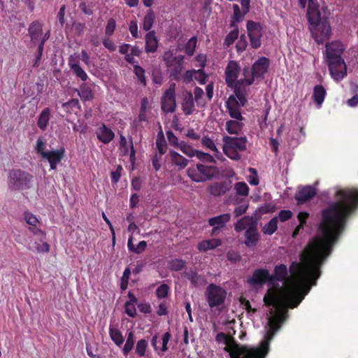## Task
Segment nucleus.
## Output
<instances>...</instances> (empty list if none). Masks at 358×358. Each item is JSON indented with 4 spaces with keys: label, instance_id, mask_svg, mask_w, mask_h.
Wrapping results in <instances>:
<instances>
[{
    "label": "nucleus",
    "instance_id": "1",
    "mask_svg": "<svg viewBox=\"0 0 358 358\" xmlns=\"http://www.w3.org/2000/svg\"><path fill=\"white\" fill-rule=\"evenodd\" d=\"M333 248H303L300 254V262H293L289 266V271L291 278H287V266L280 264L274 268L273 274L271 275V284L275 282H283V286L274 287L268 289L264 296V302L267 307L275 308L269 311L274 316L279 310L286 312L285 321L288 317V312L285 308H296L303 300L310 287L316 285L317 278L321 275V266L330 255Z\"/></svg>",
    "mask_w": 358,
    "mask_h": 358
},
{
    "label": "nucleus",
    "instance_id": "2",
    "mask_svg": "<svg viewBox=\"0 0 358 358\" xmlns=\"http://www.w3.org/2000/svg\"><path fill=\"white\" fill-rule=\"evenodd\" d=\"M335 199L322 211L318 243H308L306 246H332L337 243L345 229L348 217L358 206V190L337 189Z\"/></svg>",
    "mask_w": 358,
    "mask_h": 358
},
{
    "label": "nucleus",
    "instance_id": "3",
    "mask_svg": "<svg viewBox=\"0 0 358 358\" xmlns=\"http://www.w3.org/2000/svg\"><path fill=\"white\" fill-rule=\"evenodd\" d=\"M287 313L284 310H279L274 316L268 317L267 331L264 341L260 347L249 348L246 345H241L236 343L233 337L228 336L224 332H220L215 337L218 343L223 342L226 345L224 350L229 353L231 358H265L268 352L269 343L273 339L275 333L280 329L285 322Z\"/></svg>",
    "mask_w": 358,
    "mask_h": 358
},
{
    "label": "nucleus",
    "instance_id": "4",
    "mask_svg": "<svg viewBox=\"0 0 358 358\" xmlns=\"http://www.w3.org/2000/svg\"><path fill=\"white\" fill-rule=\"evenodd\" d=\"M242 70L238 62L230 60L225 69V83L232 89L236 96H241L242 103L245 101V96L250 92L247 78L242 76Z\"/></svg>",
    "mask_w": 358,
    "mask_h": 358
},
{
    "label": "nucleus",
    "instance_id": "5",
    "mask_svg": "<svg viewBox=\"0 0 358 358\" xmlns=\"http://www.w3.org/2000/svg\"><path fill=\"white\" fill-rule=\"evenodd\" d=\"M270 66V61L265 57H259L252 66H245L243 68L242 76L247 78L248 88L256 79L264 78Z\"/></svg>",
    "mask_w": 358,
    "mask_h": 358
},
{
    "label": "nucleus",
    "instance_id": "6",
    "mask_svg": "<svg viewBox=\"0 0 358 358\" xmlns=\"http://www.w3.org/2000/svg\"><path fill=\"white\" fill-rule=\"evenodd\" d=\"M234 229L236 232L245 231V243L247 246L250 245H256L259 239L257 232V225L253 217L244 216L237 221L234 225Z\"/></svg>",
    "mask_w": 358,
    "mask_h": 358
},
{
    "label": "nucleus",
    "instance_id": "7",
    "mask_svg": "<svg viewBox=\"0 0 358 358\" xmlns=\"http://www.w3.org/2000/svg\"><path fill=\"white\" fill-rule=\"evenodd\" d=\"M34 176L29 173L13 169L9 172L8 185L11 190H23L31 187Z\"/></svg>",
    "mask_w": 358,
    "mask_h": 358
},
{
    "label": "nucleus",
    "instance_id": "8",
    "mask_svg": "<svg viewBox=\"0 0 358 358\" xmlns=\"http://www.w3.org/2000/svg\"><path fill=\"white\" fill-rule=\"evenodd\" d=\"M345 50L344 45L338 41L326 44V57L328 63L329 70L334 71V66L337 62L345 69V61L341 55ZM333 73V72H331Z\"/></svg>",
    "mask_w": 358,
    "mask_h": 358
},
{
    "label": "nucleus",
    "instance_id": "9",
    "mask_svg": "<svg viewBox=\"0 0 358 358\" xmlns=\"http://www.w3.org/2000/svg\"><path fill=\"white\" fill-rule=\"evenodd\" d=\"M218 173L215 166L197 164L195 167L189 168L188 176L194 182H203L211 180Z\"/></svg>",
    "mask_w": 358,
    "mask_h": 358
},
{
    "label": "nucleus",
    "instance_id": "10",
    "mask_svg": "<svg viewBox=\"0 0 358 358\" xmlns=\"http://www.w3.org/2000/svg\"><path fill=\"white\" fill-rule=\"evenodd\" d=\"M185 56L179 55L173 56L172 52H166L164 55L163 59L169 71V76L175 80H180L181 78V73L184 69Z\"/></svg>",
    "mask_w": 358,
    "mask_h": 358
},
{
    "label": "nucleus",
    "instance_id": "11",
    "mask_svg": "<svg viewBox=\"0 0 358 358\" xmlns=\"http://www.w3.org/2000/svg\"><path fill=\"white\" fill-rule=\"evenodd\" d=\"M227 291L220 286L210 284L206 291V299L211 310L223 306L227 298Z\"/></svg>",
    "mask_w": 358,
    "mask_h": 358
},
{
    "label": "nucleus",
    "instance_id": "12",
    "mask_svg": "<svg viewBox=\"0 0 358 358\" xmlns=\"http://www.w3.org/2000/svg\"><path fill=\"white\" fill-rule=\"evenodd\" d=\"M309 29L313 38L317 44H322L327 41L331 33V26L326 20L314 25H309Z\"/></svg>",
    "mask_w": 358,
    "mask_h": 358
},
{
    "label": "nucleus",
    "instance_id": "13",
    "mask_svg": "<svg viewBox=\"0 0 358 358\" xmlns=\"http://www.w3.org/2000/svg\"><path fill=\"white\" fill-rule=\"evenodd\" d=\"M162 110L164 113H173L176 108V84L171 83L164 93L161 99Z\"/></svg>",
    "mask_w": 358,
    "mask_h": 358
},
{
    "label": "nucleus",
    "instance_id": "14",
    "mask_svg": "<svg viewBox=\"0 0 358 358\" xmlns=\"http://www.w3.org/2000/svg\"><path fill=\"white\" fill-rule=\"evenodd\" d=\"M240 99L241 96H234L231 95L226 103L227 108L230 117L237 120H243L244 119L241 115V108L245 106L248 103L246 98L244 103H242L241 101V99Z\"/></svg>",
    "mask_w": 358,
    "mask_h": 358
},
{
    "label": "nucleus",
    "instance_id": "15",
    "mask_svg": "<svg viewBox=\"0 0 358 358\" xmlns=\"http://www.w3.org/2000/svg\"><path fill=\"white\" fill-rule=\"evenodd\" d=\"M247 30L251 46L255 49L259 48L262 36L261 24L259 22L250 20L247 23Z\"/></svg>",
    "mask_w": 358,
    "mask_h": 358
},
{
    "label": "nucleus",
    "instance_id": "16",
    "mask_svg": "<svg viewBox=\"0 0 358 358\" xmlns=\"http://www.w3.org/2000/svg\"><path fill=\"white\" fill-rule=\"evenodd\" d=\"M231 214L224 213L208 219V224L213 227L212 236L218 235L231 220Z\"/></svg>",
    "mask_w": 358,
    "mask_h": 358
},
{
    "label": "nucleus",
    "instance_id": "17",
    "mask_svg": "<svg viewBox=\"0 0 358 358\" xmlns=\"http://www.w3.org/2000/svg\"><path fill=\"white\" fill-rule=\"evenodd\" d=\"M267 282L271 284L270 273L267 269L264 268L255 270L252 276L248 279V282L253 286H262Z\"/></svg>",
    "mask_w": 358,
    "mask_h": 358
},
{
    "label": "nucleus",
    "instance_id": "18",
    "mask_svg": "<svg viewBox=\"0 0 358 358\" xmlns=\"http://www.w3.org/2000/svg\"><path fill=\"white\" fill-rule=\"evenodd\" d=\"M307 17L309 25H314L322 21L318 5L314 0H308Z\"/></svg>",
    "mask_w": 358,
    "mask_h": 358
},
{
    "label": "nucleus",
    "instance_id": "19",
    "mask_svg": "<svg viewBox=\"0 0 358 358\" xmlns=\"http://www.w3.org/2000/svg\"><path fill=\"white\" fill-rule=\"evenodd\" d=\"M64 154V149L47 151L46 153H43V159H45L50 163L51 169H55L57 165L61 162Z\"/></svg>",
    "mask_w": 358,
    "mask_h": 358
},
{
    "label": "nucleus",
    "instance_id": "20",
    "mask_svg": "<svg viewBox=\"0 0 358 358\" xmlns=\"http://www.w3.org/2000/svg\"><path fill=\"white\" fill-rule=\"evenodd\" d=\"M223 142L239 152L246 150L247 138L245 136L231 137L227 136L223 137Z\"/></svg>",
    "mask_w": 358,
    "mask_h": 358
},
{
    "label": "nucleus",
    "instance_id": "21",
    "mask_svg": "<svg viewBox=\"0 0 358 358\" xmlns=\"http://www.w3.org/2000/svg\"><path fill=\"white\" fill-rule=\"evenodd\" d=\"M120 150L122 155L125 156L129 154V159L131 162L135 161V150L134 148L133 142L131 139L130 143L128 144L127 138L123 136H120Z\"/></svg>",
    "mask_w": 358,
    "mask_h": 358
},
{
    "label": "nucleus",
    "instance_id": "22",
    "mask_svg": "<svg viewBox=\"0 0 358 358\" xmlns=\"http://www.w3.org/2000/svg\"><path fill=\"white\" fill-rule=\"evenodd\" d=\"M97 138L104 144L109 143L115 137L114 132L106 124H101L96 131Z\"/></svg>",
    "mask_w": 358,
    "mask_h": 358
},
{
    "label": "nucleus",
    "instance_id": "23",
    "mask_svg": "<svg viewBox=\"0 0 358 358\" xmlns=\"http://www.w3.org/2000/svg\"><path fill=\"white\" fill-rule=\"evenodd\" d=\"M316 194V190L311 186H306L299 189L295 199L299 203H304L310 200Z\"/></svg>",
    "mask_w": 358,
    "mask_h": 358
},
{
    "label": "nucleus",
    "instance_id": "24",
    "mask_svg": "<svg viewBox=\"0 0 358 358\" xmlns=\"http://www.w3.org/2000/svg\"><path fill=\"white\" fill-rule=\"evenodd\" d=\"M43 25L38 21L31 22L28 29L29 36H30L31 42L36 44L40 41L42 36Z\"/></svg>",
    "mask_w": 358,
    "mask_h": 358
},
{
    "label": "nucleus",
    "instance_id": "25",
    "mask_svg": "<svg viewBox=\"0 0 358 358\" xmlns=\"http://www.w3.org/2000/svg\"><path fill=\"white\" fill-rule=\"evenodd\" d=\"M145 51L147 53H154L158 48V40L154 31L148 32L145 36Z\"/></svg>",
    "mask_w": 358,
    "mask_h": 358
},
{
    "label": "nucleus",
    "instance_id": "26",
    "mask_svg": "<svg viewBox=\"0 0 358 358\" xmlns=\"http://www.w3.org/2000/svg\"><path fill=\"white\" fill-rule=\"evenodd\" d=\"M230 184L227 182H215L209 187V193L215 196L223 195L230 190Z\"/></svg>",
    "mask_w": 358,
    "mask_h": 358
},
{
    "label": "nucleus",
    "instance_id": "27",
    "mask_svg": "<svg viewBox=\"0 0 358 358\" xmlns=\"http://www.w3.org/2000/svg\"><path fill=\"white\" fill-rule=\"evenodd\" d=\"M169 156L171 163L177 166L178 169L181 170L187 166L188 160L177 152L169 151Z\"/></svg>",
    "mask_w": 358,
    "mask_h": 358
},
{
    "label": "nucleus",
    "instance_id": "28",
    "mask_svg": "<svg viewBox=\"0 0 358 358\" xmlns=\"http://www.w3.org/2000/svg\"><path fill=\"white\" fill-rule=\"evenodd\" d=\"M182 108L184 113L186 115H191L194 110V103L193 95L191 92H188L185 95L182 103Z\"/></svg>",
    "mask_w": 358,
    "mask_h": 358
},
{
    "label": "nucleus",
    "instance_id": "29",
    "mask_svg": "<svg viewBox=\"0 0 358 358\" xmlns=\"http://www.w3.org/2000/svg\"><path fill=\"white\" fill-rule=\"evenodd\" d=\"M50 117V110L49 108H45L41 113H40L38 121H37V125L38 127L42 130L44 131L46 129Z\"/></svg>",
    "mask_w": 358,
    "mask_h": 358
},
{
    "label": "nucleus",
    "instance_id": "30",
    "mask_svg": "<svg viewBox=\"0 0 358 358\" xmlns=\"http://www.w3.org/2000/svg\"><path fill=\"white\" fill-rule=\"evenodd\" d=\"M326 90L322 85H317L314 87L313 98L314 101L321 106L326 96Z\"/></svg>",
    "mask_w": 358,
    "mask_h": 358
},
{
    "label": "nucleus",
    "instance_id": "31",
    "mask_svg": "<svg viewBox=\"0 0 358 358\" xmlns=\"http://www.w3.org/2000/svg\"><path fill=\"white\" fill-rule=\"evenodd\" d=\"M332 72L333 73L329 71L331 76L335 81L338 82L343 80L347 76L346 64L345 63V69H343V66H340L339 63L337 62L334 66V71Z\"/></svg>",
    "mask_w": 358,
    "mask_h": 358
},
{
    "label": "nucleus",
    "instance_id": "32",
    "mask_svg": "<svg viewBox=\"0 0 358 358\" xmlns=\"http://www.w3.org/2000/svg\"><path fill=\"white\" fill-rule=\"evenodd\" d=\"M241 120H229L226 122V129L231 134H238L242 130L243 124Z\"/></svg>",
    "mask_w": 358,
    "mask_h": 358
},
{
    "label": "nucleus",
    "instance_id": "33",
    "mask_svg": "<svg viewBox=\"0 0 358 358\" xmlns=\"http://www.w3.org/2000/svg\"><path fill=\"white\" fill-rule=\"evenodd\" d=\"M109 336L117 346L120 347L124 343V338L121 331L112 326L109 327Z\"/></svg>",
    "mask_w": 358,
    "mask_h": 358
},
{
    "label": "nucleus",
    "instance_id": "34",
    "mask_svg": "<svg viewBox=\"0 0 358 358\" xmlns=\"http://www.w3.org/2000/svg\"><path fill=\"white\" fill-rule=\"evenodd\" d=\"M201 143L203 147L212 151L216 157L219 158V155H221V153L218 151L212 138L208 136H204L201 140Z\"/></svg>",
    "mask_w": 358,
    "mask_h": 358
},
{
    "label": "nucleus",
    "instance_id": "35",
    "mask_svg": "<svg viewBox=\"0 0 358 358\" xmlns=\"http://www.w3.org/2000/svg\"><path fill=\"white\" fill-rule=\"evenodd\" d=\"M131 51V55H135L136 57H139L142 53V50L136 45H131L129 43H123L119 47V52L121 55H124L127 52Z\"/></svg>",
    "mask_w": 358,
    "mask_h": 358
},
{
    "label": "nucleus",
    "instance_id": "36",
    "mask_svg": "<svg viewBox=\"0 0 358 358\" xmlns=\"http://www.w3.org/2000/svg\"><path fill=\"white\" fill-rule=\"evenodd\" d=\"M78 91V94L83 101H90L93 99V92L87 84L83 83L80 87V90Z\"/></svg>",
    "mask_w": 358,
    "mask_h": 358
},
{
    "label": "nucleus",
    "instance_id": "37",
    "mask_svg": "<svg viewBox=\"0 0 358 358\" xmlns=\"http://www.w3.org/2000/svg\"><path fill=\"white\" fill-rule=\"evenodd\" d=\"M156 147L160 157L166 153L167 146L162 131H160L157 134L156 139Z\"/></svg>",
    "mask_w": 358,
    "mask_h": 358
},
{
    "label": "nucleus",
    "instance_id": "38",
    "mask_svg": "<svg viewBox=\"0 0 358 358\" xmlns=\"http://www.w3.org/2000/svg\"><path fill=\"white\" fill-rule=\"evenodd\" d=\"M134 334L133 331H129L127 336L126 343L122 348V353L125 357L131 352L134 348Z\"/></svg>",
    "mask_w": 358,
    "mask_h": 358
},
{
    "label": "nucleus",
    "instance_id": "39",
    "mask_svg": "<svg viewBox=\"0 0 358 358\" xmlns=\"http://www.w3.org/2000/svg\"><path fill=\"white\" fill-rule=\"evenodd\" d=\"M24 220L28 224L33 227L32 231L34 234L41 233V231L40 229H36V225L39 222L34 215L29 212H25Z\"/></svg>",
    "mask_w": 358,
    "mask_h": 358
},
{
    "label": "nucleus",
    "instance_id": "40",
    "mask_svg": "<svg viewBox=\"0 0 358 358\" xmlns=\"http://www.w3.org/2000/svg\"><path fill=\"white\" fill-rule=\"evenodd\" d=\"M186 266V262L181 259H173L169 261L168 267L171 271H179Z\"/></svg>",
    "mask_w": 358,
    "mask_h": 358
},
{
    "label": "nucleus",
    "instance_id": "41",
    "mask_svg": "<svg viewBox=\"0 0 358 358\" xmlns=\"http://www.w3.org/2000/svg\"><path fill=\"white\" fill-rule=\"evenodd\" d=\"M278 217H273L267 224H266L262 231L265 234H273L278 228Z\"/></svg>",
    "mask_w": 358,
    "mask_h": 358
},
{
    "label": "nucleus",
    "instance_id": "42",
    "mask_svg": "<svg viewBox=\"0 0 358 358\" xmlns=\"http://www.w3.org/2000/svg\"><path fill=\"white\" fill-rule=\"evenodd\" d=\"M155 19V16L153 11L152 10H149L143 18V29L145 31H149L152 27Z\"/></svg>",
    "mask_w": 358,
    "mask_h": 358
},
{
    "label": "nucleus",
    "instance_id": "43",
    "mask_svg": "<svg viewBox=\"0 0 358 358\" xmlns=\"http://www.w3.org/2000/svg\"><path fill=\"white\" fill-rule=\"evenodd\" d=\"M134 67V73L137 77L138 81L143 86L146 85V78L145 76V70L138 64V62L134 64H132Z\"/></svg>",
    "mask_w": 358,
    "mask_h": 358
},
{
    "label": "nucleus",
    "instance_id": "44",
    "mask_svg": "<svg viewBox=\"0 0 358 358\" xmlns=\"http://www.w3.org/2000/svg\"><path fill=\"white\" fill-rule=\"evenodd\" d=\"M234 190L238 196L246 197L249 193V187L245 182H238L234 185Z\"/></svg>",
    "mask_w": 358,
    "mask_h": 358
},
{
    "label": "nucleus",
    "instance_id": "45",
    "mask_svg": "<svg viewBox=\"0 0 358 358\" xmlns=\"http://www.w3.org/2000/svg\"><path fill=\"white\" fill-rule=\"evenodd\" d=\"M148 346V343L145 339L139 340L135 348L136 354L140 357H144L145 355Z\"/></svg>",
    "mask_w": 358,
    "mask_h": 358
},
{
    "label": "nucleus",
    "instance_id": "46",
    "mask_svg": "<svg viewBox=\"0 0 358 358\" xmlns=\"http://www.w3.org/2000/svg\"><path fill=\"white\" fill-rule=\"evenodd\" d=\"M223 151L228 157L233 160H238L240 159L239 151L224 143L223 145Z\"/></svg>",
    "mask_w": 358,
    "mask_h": 358
},
{
    "label": "nucleus",
    "instance_id": "47",
    "mask_svg": "<svg viewBox=\"0 0 358 358\" xmlns=\"http://www.w3.org/2000/svg\"><path fill=\"white\" fill-rule=\"evenodd\" d=\"M197 38L196 36H193L189 39L187 43L185 45V52L188 56H192L194 53L195 48L196 46Z\"/></svg>",
    "mask_w": 358,
    "mask_h": 358
},
{
    "label": "nucleus",
    "instance_id": "48",
    "mask_svg": "<svg viewBox=\"0 0 358 358\" xmlns=\"http://www.w3.org/2000/svg\"><path fill=\"white\" fill-rule=\"evenodd\" d=\"M185 275L194 287L201 284V280H203L201 275H198L196 272L193 271L185 273Z\"/></svg>",
    "mask_w": 358,
    "mask_h": 358
},
{
    "label": "nucleus",
    "instance_id": "49",
    "mask_svg": "<svg viewBox=\"0 0 358 358\" xmlns=\"http://www.w3.org/2000/svg\"><path fill=\"white\" fill-rule=\"evenodd\" d=\"M180 150L187 156L192 157L196 155L197 150H194L189 145H187L184 142H181L179 145Z\"/></svg>",
    "mask_w": 358,
    "mask_h": 358
},
{
    "label": "nucleus",
    "instance_id": "50",
    "mask_svg": "<svg viewBox=\"0 0 358 358\" xmlns=\"http://www.w3.org/2000/svg\"><path fill=\"white\" fill-rule=\"evenodd\" d=\"M170 287L167 284L163 283L157 287L156 290V296L158 299H164L168 296Z\"/></svg>",
    "mask_w": 358,
    "mask_h": 358
},
{
    "label": "nucleus",
    "instance_id": "51",
    "mask_svg": "<svg viewBox=\"0 0 358 358\" xmlns=\"http://www.w3.org/2000/svg\"><path fill=\"white\" fill-rule=\"evenodd\" d=\"M72 69H71L73 73L78 78H80L83 81H86L88 78L87 74L83 69V68L80 66V64H73Z\"/></svg>",
    "mask_w": 358,
    "mask_h": 358
},
{
    "label": "nucleus",
    "instance_id": "52",
    "mask_svg": "<svg viewBox=\"0 0 358 358\" xmlns=\"http://www.w3.org/2000/svg\"><path fill=\"white\" fill-rule=\"evenodd\" d=\"M308 213L306 212H300L298 215V219L299 220V225L296 228L293 233V236H296L299 233L301 229L303 228V224L306 223L307 218L308 217Z\"/></svg>",
    "mask_w": 358,
    "mask_h": 358
},
{
    "label": "nucleus",
    "instance_id": "53",
    "mask_svg": "<svg viewBox=\"0 0 358 358\" xmlns=\"http://www.w3.org/2000/svg\"><path fill=\"white\" fill-rule=\"evenodd\" d=\"M238 36V30L235 29L231 31L226 36L224 40V44L229 47L237 39Z\"/></svg>",
    "mask_w": 358,
    "mask_h": 358
},
{
    "label": "nucleus",
    "instance_id": "54",
    "mask_svg": "<svg viewBox=\"0 0 358 358\" xmlns=\"http://www.w3.org/2000/svg\"><path fill=\"white\" fill-rule=\"evenodd\" d=\"M196 71L197 70L195 69L187 70L182 76H181L180 79H182V82L185 84L190 83L194 78Z\"/></svg>",
    "mask_w": 358,
    "mask_h": 358
},
{
    "label": "nucleus",
    "instance_id": "55",
    "mask_svg": "<svg viewBox=\"0 0 358 358\" xmlns=\"http://www.w3.org/2000/svg\"><path fill=\"white\" fill-rule=\"evenodd\" d=\"M45 141L43 138V137H38L36 141V151L38 154L41 155V157H43V153H46L47 151H45Z\"/></svg>",
    "mask_w": 358,
    "mask_h": 358
},
{
    "label": "nucleus",
    "instance_id": "56",
    "mask_svg": "<svg viewBox=\"0 0 358 358\" xmlns=\"http://www.w3.org/2000/svg\"><path fill=\"white\" fill-rule=\"evenodd\" d=\"M208 76L205 73L204 69H199L196 71L194 79L198 81L200 85L206 84Z\"/></svg>",
    "mask_w": 358,
    "mask_h": 358
},
{
    "label": "nucleus",
    "instance_id": "57",
    "mask_svg": "<svg viewBox=\"0 0 358 358\" xmlns=\"http://www.w3.org/2000/svg\"><path fill=\"white\" fill-rule=\"evenodd\" d=\"M196 157L203 162H215L213 157L208 153L198 150Z\"/></svg>",
    "mask_w": 358,
    "mask_h": 358
},
{
    "label": "nucleus",
    "instance_id": "58",
    "mask_svg": "<svg viewBox=\"0 0 358 358\" xmlns=\"http://www.w3.org/2000/svg\"><path fill=\"white\" fill-rule=\"evenodd\" d=\"M116 28V22L113 18H110L107 22V25L105 29V34L110 36L115 31Z\"/></svg>",
    "mask_w": 358,
    "mask_h": 358
},
{
    "label": "nucleus",
    "instance_id": "59",
    "mask_svg": "<svg viewBox=\"0 0 358 358\" xmlns=\"http://www.w3.org/2000/svg\"><path fill=\"white\" fill-rule=\"evenodd\" d=\"M125 313L131 317L136 315V309L135 305L132 302H126L124 304Z\"/></svg>",
    "mask_w": 358,
    "mask_h": 358
},
{
    "label": "nucleus",
    "instance_id": "60",
    "mask_svg": "<svg viewBox=\"0 0 358 358\" xmlns=\"http://www.w3.org/2000/svg\"><path fill=\"white\" fill-rule=\"evenodd\" d=\"M249 171L252 175L248 177V181L252 185H257L259 182L256 169L254 168H249Z\"/></svg>",
    "mask_w": 358,
    "mask_h": 358
},
{
    "label": "nucleus",
    "instance_id": "61",
    "mask_svg": "<svg viewBox=\"0 0 358 358\" xmlns=\"http://www.w3.org/2000/svg\"><path fill=\"white\" fill-rule=\"evenodd\" d=\"M152 83L161 85L163 83L164 78L160 71H154L152 74Z\"/></svg>",
    "mask_w": 358,
    "mask_h": 358
},
{
    "label": "nucleus",
    "instance_id": "62",
    "mask_svg": "<svg viewBox=\"0 0 358 358\" xmlns=\"http://www.w3.org/2000/svg\"><path fill=\"white\" fill-rule=\"evenodd\" d=\"M203 90L199 87H196L194 90V100L198 105H203V103L201 101V98L203 95Z\"/></svg>",
    "mask_w": 358,
    "mask_h": 358
},
{
    "label": "nucleus",
    "instance_id": "63",
    "mask_svg": "<svg viewBox=\"0 0 358 358\" xmlns=\"http://www.w3.org/2000/svg\"><path fill=\"white\" fill-rule=\"evenodd\" d=\"M248 208V205L245 203H243L242 204L236 206L234 210V214L235 217H238L243 215L244 213H245Z\"/></svg>",
    "mask_w": 358,
    "mask_h": 358
},
{
    "label": "nucleus",
    "instance_id": "64",
    "mask_svg": "<svg viewBox=\"0 0 358 358\" xmlns=\"http://www.w3.org/2000/svg\"><path fill=\"white\" fill-rule=\"evenodd\" d=\"M292 216V211L289 210H282L278 213V215L276 217H278V220H280L281 222H285L290 219Z\"/></svg>",
    "mask_w": 358,
    "mask_h": 358
}]
</instances>
